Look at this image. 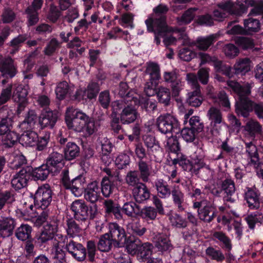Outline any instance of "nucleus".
<instances>
[{"label":"nucleus","instance_id":"ddd939ff","mask_svg":"<svg viewBox=\"0 0 263 263\" xmlns=\"http://www.w3.org/2000/svg\"><path fill=\"white\" fill-rule=\"evenodd\" d=\"M109 237L113 240L115 246L123 245L126 240V235L124 229L118 223L111 222L108 224Z\"/></svg>","mask_w":263,"mask_h":263},{"label":"nucleus","instance_id":"f8f14e48","mask_svg":"<svg viewBox=\"0 0 263 263\" xmlns=\"http://www.w3.org/2000/svg\"><path fill=\"white\" fill-rule=\"evenodd\" d=\"M32 173V167L26 166L23 167L17 173L11 180V184L15 190H20L27 185Z\"/></svg>","mask_w":263,"mask_h":263},{"label":"nucleus","instance_id":"09e8293b","mask_svg":"<svg viewBox=\"0 0 263 263\" xmlns=\"http://www.w3.org/2000/svg\"><path fill=\"white\" fill-rule=\"evenodd\" d=\"M38 135L37 134L30 129L27 130L21 137V140L26 146H33L35 145Z\"/></svg>","mask_w":263,"mask_h":263},{"label":"nucleus","instance_id":"6e6552de","mask_svg":"<svg viewBox=\"0 0 263 263\" xmlns=\"http://www.w3.org/2000/svg\"><path fill=\"white\" fill-rule=\"evenodd\" d=\"M34 203L37 208L46 209L50 204L52 199V192L49 184L39 186L34 194Z\"/></svg>","mask_w":263,"mask_h":263},{"label":"nucleus","instance_id":"7c9ffc66","mask_svg":"<svg viewBox=\"0 0 263 263\" xmlns=\"http://www.w3.org/2000/svg\"><path fill=\"white\" fill-rule=\"evenodd\" d=\"M141 177L140 176L139 172L138 171H129L125 176V183L130 187H136L140 184L143 183L141 182Z\"/></svg>","mask_w":263,"mask_h":263},{"label":"nucleus","instance_id":"5701e85b","mask_svg":"<svg viewBox=\"0 0 263 263\" xmlns=\"http://www.w3.org/2000/svg\"><path fill=\"white\" fill-rule=\"evenodd\" d=\"M0 71L3 76L13 78L17 72L16 67L11 58H5L0 61Z\"/></svg>","mask_w":263,"mask_h":263},{"label":"nucleus","instance_id":"4d7b16f0","mask_svg":"<svg viewBox=\"0 0 263 263\" xmlns=\"http://www.w3.org/2000/svg\"><path fill=\"white\" fill-rule=\"evenodd\" d=\"M157 215V210L153 206H145L142 209H140L139 216L146 221L155 220Z\"/></svg>","mask_w":263,"mask_h":263},{"label":"nucleus","instance_id":"8fccbe9b","mask_svg":"<svg viewBox=\"0 0 263 263\" xmlns=\"http://www.w3.org/2000/svg\"><path fill=\"white\" fill-rule=\"evenodd\" d=\"M250 60L247 58L238 60L234 65L235 73L244 74L250 70Z\"/></svg>","mask_w":263,"mask_h":263},{"label":"nucleus","instance_id":"a19ab883","mask_svg":"<svg viewBox=\"0 0 263 263\" xmlns=\"http://www.w3.org/2000/svg\"><path fill=\"white\" fill-rule=\"evenodd\" d=\"M61 44L62 43L57 38H51L43 50L44 54L52 56L61 47Z\"/></svg>","mask_w":263,"mask_h":263},{"label":"nucleus","instance_id":"a18cd8bd","mask_svg":"<svg viewBox=\"0 0 263 263\" xmlns=\"http://www.w3.org/2000/svg\"><path fill=\"white\" fill-rule=\"evenodd\" d=\"M245 2L248 6L253 7L250 11L248 16H256L263 14V1L247 0Z\"/></svg>","mask_w":263,"mask_h":263},{"label":"nucleus","instance_id":"dca6fc26","mask_svg":"<svg viewBox=\"0 0 263 263\" xmlns=\"http://www.w3.org/2000/svg\"><path fill=\"white\" fill-rule=\"evenodd\" d=\"M65 158L60 153L53 152L50 153L46 159V164L51 170V174L55 175L60 173L64 166Z\"/></svg>","mask_w":263,"mask_h":263},{"label":"nucleus","instance_id":"f257e3e1","mask_svg":"<svg viewBox=\"0 0 263 263\" xmlns=\"http://www.w3.org/2000/svg\"><path fill=\"white\" fill-rule=\"evenodd\" d=\"M168 10L167 6L160 4L153 9L154 14L145 21L148 31L154 33V41L157 45L161 42L159 36H163L166 32L174 31L166 22Z\"/></svg>","mask_w":263,"mask_h":263},{"label":"nucleus","instance_id":"4c0bfd02","mask_svg":"<svg viewBox=\"0 0 263 263\" xmlns=\"http://www.w3.org/2000/svg\"><path fill=\"white\" fill-rule=\"evenodd\" d=\"M155 183L158 195L160 197L165 198L171 195L172 191L168 185L163 179H158Z\"/></svg>","mask_w":263,"mask_h":263},{"label":"nucleus","instance_id":"bf43d9fd","mask_svg":"<svg viewBox=\"0 0 263 263\" xmlns=\"http://www.w3.org/2000/svg\"><path fill=\"white\" fill-rule=\"evenodd\" d=\"M140 176L143 182H147L149 180L150 171L148 164L143 160H140L138 163Z\"/></svg>","mask_w":263,"mask_h":263},{"label":"nucleus","instance_id":"4468645a","mask_svg":"<svg viewBox=\"0 0 263 263\" xmlns=\"http://www.w3.org/2000/svg\"><path fill=\"white\" fill-rule=\"evenodd\" d=\"M65 250L72 257L79 261L84 260L86 257V250L80 243L69 239L65 245Z\"/></svg>","mask_w":263,"mask_h":263},{"label":"nucleus","instance_id":"c85d7f7f","mask_svg":"<svg viewBox=\"0 0 263 263\" xmlns=\"http://www.w3.org/2000/svg\"><path fill=\"white\" fill-rule=\"evenodd\" d=\"M57 231V226L55 224H47L44 230L40 233L37 240L41 243H45L53 238L54 234Z\"/></svg>","mask_w":263,"mask_h":263},{"label":"nucleus","instance_id":"79ce46f5","mask_svg":"<svg viewBox=\"0 0 263 263\" xmlns=\"http://www.w3.org/2000/svg\"><path fill=\"white\" fill-rule=\"evenodd\" d=\"M205 252L212 260H214L218 262H222L226 259L225 255L221 250L216 249L213 247H208Z\"/></svg>","mask_w":263,"mask_h":263},{"label":"nucleus","instance_id":"ea45409f","mask_svg":"<svg viewBox=\"0 0 263 263\" xmlns=\"http://www.w3.org/2000/svg\"><path fill=\"white\" fill-rule=\"evenodd\" d=\"M245 220L248 224L249 228L253 230L256 223H261L263 222V214L262 213L257 211L248 215L245 217Z\"/></svg>","mask_w":263,"mask_h":263},{"label":"nucleus","instance_id":"de8ad7c7","mask_svg":"<svg viewBox=\"0 0 263 263\" xmlns=\"http://www.w3.org/2000/svg\"><path fill=\"white\" fill-rule=\"evenodd\" d=\"M244 129L251 137H254L256 134H260L261 126L258 122L250 120L247 122Z\"/></svg>","mask_w":263,"mask_h":263},{"label":"nucleus","instance_id":"6e6d98bb","mask_svg":"<svg viewBox=\"0 0 263 263\" xmlns=\"http://www.w3.org/2000/svg\"><path fill=\"white\" fill-rule=\"evenodd\" d=\"M196 8H190L185 11L180 17L177 18V21L179 25L189 24L194 18Z\"/></svg>","mask_w":263,"mask_h":263},{"label":"nucleus","instance_id":"412c9836","mask_svg":"<svg viewBox=\"0 0 263 263\" xmlns=\"http://www.w3.org/2000/svg\"><path fill=\"white\" fill-rule=\"evenodd\" d=\"M218 8L223 12L228 14L240 16L247 11V8L243 4L234 5L230 2H226L218 4Z\"/></svg>","mask_w":263,"mask_h":263},{"label":"nucleus","instance_id":"72a5a7b5","mask_svg":"<svg viewBox=\"0 0 263 263\" xmlns=\"http://www.w3.org/2000/svg\"><path fill=\"white\" fill-rule=\"evenodd\" d=\"M121 210L125 215L130 217L139 216V213H140V206L134 202L125 203Z\"/></svg>","mask_w":263,"mask_h":263},{"label":"nucleus","instance_id":"39448f33","mask_svg":"<svg viewBox=\"0 0 263 263\" xmlns=\"http://www.w3.org/2000/svg\"><path fill=\"white\" fill-rule=\"evenodd\" d=\"M185 28L182 27L175 29L174 31L179 34L178 39L183 40V45L190 47L195 46L201 50H207L215 42L217 37L216 34H213L206 37H199L196 41H191L185 32Z\"/></svg>","mask_w":263,"mask_h":263},{"label":"nucleus","instance_id":"603ef678","mask_svg":"<svg viewBox=\"0 0 263 263\" xmlns=\"http://www.w3.org/2000/svg\"><path fill=\"white\" fill-rule=\"evenodd\" d=\"M246 152L251 163H255L259 160V154L256 145L252 142L246 143Z\"/></svg>","mask_w":263,"mask_h":263},{"label":"nucleus","instance_id":"0e129e2a","mask_svg":"<svg viewBox=\"0 0 263 263\" xmlns=\"http://www.w3.org/2000/svg\"><path fill=\"white\" fill-rule=\"evenodd\" d=\"M25 14L27 15L28 26H34L39 22V13L33 9L27 7L25 10Z\"/></svg>","mask_w":263,"mask_h":263},{"label":"nucleus","instance_id":"9b49d317","mask_svg":"<svg viewBox=\"0 0 263 263\" xmlns=\"http://www.w3.org/2000/svg\"><path fill=\"white\" fill-rule=\"evenodd\" d=\"M28 86L18 85L15 89L12 95L13 101L18 104L17 114L20 115L23 111L27 104Z\"/></svg>","mask_w":263,"mask_h":263},{"label":"nucleus","instance_id":"f704fd0d","mask_svg":"<svg viewBox=\"0 0 263 263\" xmlns=\"http://www.w3.org/2000/svg\"><path fill=\"white\" fill-rule=\"evenodd\" d=\"M203 100L200 88H196L188 93L187 103L190 106L198 107L202 104Z\"/></svg>","mask_w":263,"mask_h":263},{"label":"nucleus","instance_id":"58836bf2","mask_svg":"<svg viewBox=\"0 0 263 263\" xmlns=\"http://www.w3.org/2000/svg\"><path fill=\"white\" fill-rule=\"evenodd\" d=\"M159 103L164 106L170 104L171 100V92L168 88L160 87H159L156 92Z\"/></svg>","mask_w":263,"mask_h":263},{"label":"nucleus","instance_id":"774afa93","mask_svg":"<svg viewBox=\"0 0 263 263\" xmlns=\"http://www.w3.org/2000/svg\"><path fill=\"white\" fill-rule=\"evenodd\" d=\"M141 107L147 112L151 114L157 109V102L156 100L149 98L144 99L141 102Z\"/></svg>","mask_w":263,"mask_h":263},{"label":"nucleus","instance_id":"c756f323","mask_svg":"<svg viewBox=\"0 0 263 263\" xmlns=\"http://www.w3.org/2000/svg\"><path fill=\"white\" fill-rule=\"evenodd\" d=\"M246 35H251L258 32L260 29V23L257 19L249 17L243 21Z\"/></svg>","mask_w":263,"mask_h":263},{"label":"nucleus","instance_id":"20e7f679","mask_svg":"<svg viewBox=\"0 0 263 263\" xmlns=\"http://www.w3.org/2000/svg\"><path fill=\"white\" fill-rule=\"evenodd\" d=\"M139 103V98L130 93L124 99L114 101L111 107L114 111L122 110L120 113V120L123 124H130L134 122L137 118L138 112L135 106Z\"/></svg>","mask_w":263,"mask_h":263},{"label":"nucleus","instance_id":"c03bdc74","mask_svg":"<svg viewBox=\"0 0 263 263\" xmlns=\"http://www.w3.org/2000/svg\"><path fill=\"white\" fill-rule=\"evenodd\" d=\"M50 173H51V170L45 164L35 168L32 172V175L37 180H44L47 178Z\"/></svg>","mask_w":263,"mask_h":263},{"label":"nucleus","instance_id":"338daca9","mask_svg":"<svg viewBox=\"0 0 263 263\" xmlns=\"http://www.w3.org/2000/svg\"><path fill=\"white\" fill-rule=\"evenodd\" d=\"M235 43L243 49H251L254 47L253 40L247 37L239 36L235 40Z\"/></svg>","mask_w":263,"mask_h":263},{"label":"nucleus","instance_id":"37998d69","mask_svg":"<svg viewBox=\"0 0 263 263\" xmlns=\"http://www.w3.org/2000/svg\"><path fill=\"white\" fill-rule=\"evenodd\" d=\"M155 247L160 252L170 251L173 248L170 239L166 236H160L155 242Z\"/></svg>","mask_w":263,"mask_h":263},{"label":"nucleus","instance_id":"7ed1b4c3","mask_svg":"<svg viewBox=\"0 0 263 263\" xmlns=\"http://www.w3.org/2000/svg\"><path fill=\"white\" fill-rule=\"evenodd\" d=\"M228 85L238 96L235 104L236 114L244 118L248 117L252 111L254 103L249 98L251 92L250 84L247 83L241 85L237 82L231 81L228 82Z\"/></svg>","mask_w":263,"mask_h":263},{"label":"nucleus","instance_id":"5fc2aeb1","mask_svg":"<svg viewBox=\"0 0 263 263\" xmlns=\"http://www.w3.org/2000/svg\"><path fill=\"white\" fill-rule=\"evenodd\" d=\"M52 258L54 263H66L65 251L58 245H55L52 247Z\"/></svg>","mask_w":263,"mask_h":263},{"label":"nucleus","instance_id":"2f4dec72","mask_svg":"<svg viewBox=\"0 0 263 263\" xmlns=\"http://www.w3.org/2000/svg\"><path fill=\"white\" fill-rule=\"evenodd\" d=\"M37 116L33 110H29L24 120L20 124V126L24 129L29 130L34 128L37 120Z\"/></svg>","mask_w":263,"mask_h":263},{"label":"nucleus","instance_id":"69168bd1","mask_svg":"<svg viewBox=\"0 0 263 263\" xmlns=\"http://www.w3.org/2000/svg\"><path fill=\"white\" fill-rule=\"evenodd\" d=\"M61 15V12L57 6L53 4L50 5L48 12L47 14L46 17L49 21L55 23L59 20Z\"/></svg>","mask_w":263,"mask_h":263},{"label":"nucleus","instance_id":"6ab92c4d","mask_svg":"<svg viewBox=\"0 0 263 263\" xmlns=\"http://www.w3.org/2000/svg\"><path fill=\"white\" fill-rule=\"evenodd\" d=\"M221 191L223 192V199L225 202L234 203L235 201L232 196L236 191L234 181L230 178L222 180L220 183Z\"/></svg>","mask_w":263,"mask_h":263},{"label":"nucleus","instance_id":"e2e57ef3","mask_svg":"<svg viewBox=\"0 0 263 263\" xmlns=\"http://www.w3.org/2000/svg\"><path fill=\"white\" fill-rule=\"evenodd\" d=\"M206 116L211 122H222V115L220 109L212 106L207 111Z\"/></svg>","mask_w":263,"mask_h":263},{"label":"nucleus","instance_id":"e433bc0d","mask_svg":"<svg viewBox=\"0 0 263 263\" xmlns=\"http://www.w3.org/2000/svg\"><path fill=\"white\" fill-rule=\"evenodd\" d=\"M2 144L5 147H11L18 140V135L14 132H9L1 135Z\"/></svg>","mask_w":263,"mask_h":263},{"label":"nucleus","instance_id":"3c124183","mask_svg":"<svg viewBox=\"0 0 263 263\" xmlns=\"http://www.w3.org/2000/svg\"><path fill=\"white\" fill-rule=\"evenodd\" d=\"M66 232L70 237L73 238L82 231L80 226L72 219H68L66 221Z\"/></svg>","mask_w":263,"mask_h":263},{"label":"nucleus","instance_id":"0eeeda50","mask_svg":"<svg viewBox=\"0 0 263 263\" xmlns=\"http://www.w3.org/2000/svg\"><path fill=\"white\" fill-rule=\"evenodd\" d=\"M158 130L162 134L178 133L180 131V124L177 119L170 114H164L156 120Z\"/></svg>","mask_w":263,"mask_h":263},{"label":"nucleus","instance_id":"393cba45","mask_svg":"<svg viewBox=\"0 0 263 263\" xmlns=\"http://www.w3.org/2000/svg\"><path fill=\"white\" fill-rule=\"evenodd\" d=\"M16 223L12 218H3L0 219V235L5 238L11 235Z\"/></svg>","mask_w":263,"mask_h":263},{"label":"nucleus","instance_id":"f3484780","mask_svg":"<svg viewBox=\"0 0 263 263\" xmlns=\"http://www.w3.org/2000/svg\"><path fill=\"white\" fill-rule=\"evenodd\" d=\"M0 135L11 132L12 127L13 114L11 110L3 107L0 109Z\"/></svg>","mask_w":263,"mask_h":263},{"label":"nucleus","instance_id":"052dcab7","mask_svg":"<svg viewBox=\"0 0 263 263\" xmlns=\"http://www.w3.org/2000/svg\"><path fill=\"white\" fill-rule=\"evenodd\" d=\"M169 219L172 225L177 228H185L187 226V221L178 214L170 215Z\"/></svg>","mask_w":263,"mask_h":263},{"label":"nucleus","instance_id":"49530a36","mask_svg":"<svg viewBox=\"0 0 263 263\" xmlns=\"http://www.w3.org/2000/svg\"><path fill=\"white\" fill-rule=\"evenodd\" d=\"M145 72L149 75V80L157 81L160 78V67L156 63L150 62L147 63Z\"/></svg>","mask_w":263,"mask_h":263},{"label":"nucleus","instance_id":"2eb2a0df","mask_svg":"<svg viewBox=\"0 0 263 263\" xmlns=\"http://www.w3.org/2000/svg\"><path fill=\"white\" fill-rule=\"evenodd\" d=\"M260 194L255 187H246L243 193L244 200L251 210H258L260 206Z\"/></svg>","mask_w":263,"mask_h":263},{"label":"nucleus","instance_id":"9d476101","mask_svg":"<svg viewBox=\"0 0 263 263\" xmlns=\"http://www.w3.org/2000/svg\"><path fill=\"white\" fill-rule=\"evenodd\" d=\"M58 142L63 147V155L66 160H72L80 155V148L75 142L62 136L58 137Z\"/></svg>","mask_w":263,"mask_h":263},{"label":"nucleus","instance_id":"13d9d810","mask_svg":"<svg viewBox=\"0 0 263 263\" xmlns=\"http://www.w3.org/2000/svg\"><path fill=\"white\" fill-rule=\"evenodd\" d=\"M127 229L129 233L134 235L141 236L146 232L145 228L141 226L139 222L132 221L127 226Z\"/></svg>","mask_w":263,"mask_h":263},{"label":"nucleus","instance_id":"680f3d73","mask_svg":"<svg viewBox=\"0 0 263 263\" xmlns=\"http://www.w3.org/2000/svg\"><path fill=\"white\" fill-rule=\"evenodd\" d=\"M173 201L178 210L182 211L184 210L182 203L184 202V195L179 190L174 189L172 191Z\"/></svg>","mask_w":263,"mask_h":263},{"label":"nucleus","instance_id":"4be33fe9","mask_svg":"<svg viewBox=\"0 0 263 263\" xmlns=\"http://www.w3.org/2000/svg\"><path fill=\"white\" fill-rule=\"evenodd\" d=\"M58 119V113L50 109L44 111L39 117V123L42 128L49 127L52 128Z\"/></svg>","mask_w":263,"mask_h":263},{"label":"nucleus","instance_id":"864d4df0","mask_svg":"<svg viewBox=\"0 0 263 263\" xmlns=\"http://www.w3.org/2000/svg\"><path fill=\"white\" fill-rule=\"evenodd\" d=\"M213 60L212 64L217 72H221L228 77L232 76L231 68L229 65L224 64L222 61L219 60L216 57L214 58Z\"/></svg>","mask_w":263,"mask_h":263},{"label":"nucleus","instance_id":"a878e982","mask_svg":"<svg viewBox=\"0 0 263 263\" xmlns=\"http://www.w3.org/2000/svg\"><path fill=\"white\" fill-rule=\"evenodd\" d=\"M214 240L218 242L222 249L227 252H230L232 249L231 239L222 231H215L212 234Z\"/></svg>","mask_w":263,"mask_h":263},{"label":"nucleus","instance_id":"c9c22d12","mask_svg":"<svg viewBox=\"0 0 263 263\" xmlns=\"http://www.w3.org/2000/svg\"><path fill=\"white\" fill-rule=\"evenodd\" d=\"M112 244H114L113 240L109 237V234L105 233L99 238L97 248L101 252H107L111 250Z\"/></svg>","mask_w":263,"mask_h":263},{"label":"nucleus","instance_id":"cd10ccee","mask_svg":"<svg viewBox=\"0 0 263 263\" xmlns=\"http://www.w3.org/2000/svg\"><path fill=\"white\" fill-rule=\"evenodd\" d=\"M85 182V178L82 176H79L71 180L69 186H68L66 189L70 190L75 196L79 197L82 193Z\"/></svg>","mask_w":263,"mask_h":263},{"label":"nucleus","instance_id":"aec40b11","mask_svg":"<svg viewBox=\"0 0 263 263\" xmlns=\"http://www.w3.org/2000/svg\"><path fill=\"white\" fill-rule=\"evenodd\" d=\"M132 248L133 251H138V257L142 259H148L152 255V245L149 242L141 244L138 239H135L133 243L128 246V248Z\"/></svg>","mask_w":263,"mask_h":263},{"label":"nucleus","instance_id":"bb28decb","mask_svg":"<svg viewBox=\"0 0 263 263\" xmlns=\"http://www.w3.org/2000/svg\"><path fill=\"white\" fill-rule=\"evenodd\" d=\"M105 212L108 214H112L118 220L122 219V214L120 205L111 199H107L104 202Z\"/></svg>","mask_w":263,"mask_h":263},{"label":"nucleus","instance_id":"f03ea898","mask_svg":"<svg viewBox=\"0 0 263 263\" xmlns=\"http://www.w3.org/2000/svg\"><path fill=\"white\" fill-rule=\"evenodd\" d=\"M65 122L69 129L78 132H85L91 135L96 130L94 120L81 110L72 107L67 108Z\"/></svg>","mask_w":263,"mask_h":263},{"label":"nucleus","instance_id":"423d86ee","mask_svg":"<svg viewBox=\"0 0 263 263\" xmlns=\"http://www.w3.org/2000/svg\"><path fill=\"white\" fill-rule=\"evenodd\" d=\"M70 209L73 213L74 218L79 221L93 219L97 213V205L88 206L84 201L80 199L73 201Z\"/></svg>","mask_w":263,"mask_h":263},{"label":"nucleus","instance_id":"473e14b6","mask_svg":"<svg viewBox=\"0 0 263 263\" xmlns=\"http://www.w3.org/2000/svg\"><path fill=\"white\" fill-rule=\"evenodd\" d=\"M32 231L31 226L27 224H22L16 229L15 235L18 240L24 241L32 238L31 235Z\"/></svg>","mask_w":263,"mask_h":263},{"label":"nucleus","instance_id":"b1692460","mask_svg":"<svg viewBox=\"0 0 263 263\" xmlns=\"http://www.w3.org/2000/svg\"><path fill=\"white\" fill-rule=\"evenodd\" d=\"M132 195L135 200L139 203H144L150 197V192L143 183L132 189Z\"/></svg>","mask_w":263,"mask_h":263},{"label":"nucleus","instance_id":"a211bd4d","mask_svg":"<svg viewBox=\"0 0 263 263\" xmlns=\"http://www.w3.org/2000/svg\"><path fill=\"white\" fill-rule=\"evenodd\" d=\"M85 199L90 203H95L101 198L99 182L93 181L88 183L84 193Z\"/></svg>","mask_w":263,"mask_h":263},{"label":"nucleus","instance_id":"1a4fd4ad","mask_svg":"<svg viewBox=\"0 0 263 263\" xmlns=\"http://www.w3.org/2000/svg\"><path fill=\"white\" fill-rule=\"evenodd\" d=\"M193 207L195 209H198L199 218L205 222L210 223L216 215V209L206 200L202 199L198 201H195Z\"/></svg>","mask_w":263,"mask_h":263}]
</instances>
